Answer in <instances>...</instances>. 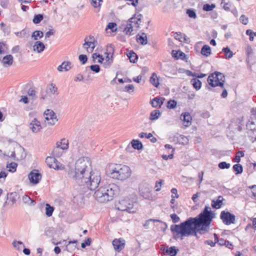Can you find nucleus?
<instances>
[{
  "instance_id": "a211bd4d",
  "label": "nucleus",
  "mask_w": 256,
  "mask_h": 256,
  "mask_svg": "<svg viewBox=\"0 0 256 256\" xmlns=\"http://www.w3.org/2000/svg\"><path fill=\"white\" fill-rule=\"evenodd\" d=\"M136 38L137 42L142 45H146L148 43L147 36L144 32L141 34H138Z\"/></svg>"
},
{
  "instance_id": "4be33fe9",
  "label": "nucleus",
  "mask_w": 256,
  "mask_h": 256,
  "mask_svg": "<svg viewBox=\"0 0 256 256\" xmlns=\"http://www.w3.org/2000/svg\"><path fill=\"white\" fill-rule=\"evenodd\" d=\"M2 62L4 66H10L13 63V56L11 54L7 55L3 58Z\"/></svg>"
},
{
  "instance_id": "5fc2aeb1",
  "label": "nucleus",
  "mask_w": 256,
  "mask_h": 256,
  "mask_svg": "<svg viewBox=\"0 0 256 256\" xmlns=\"http://www.w3.org/2000/svg\"><path fill=\"white\" fill-rule=\"evenodd\" d=\"M254 32H253L252 31V30H250V29H248V30H246V34L248 36H250V41H253L254 40Z\"/></svg>"
},
{
  "instance_id": "603ef678",
  "label": "nucleus",
  "mask_w": 256,
  "mask_h": 256,
  "mask_svg": "<svg viewBox=\"0 0 256 256\" xmlns=\"http://www.w3.org/2000/svg\"><path fill=\"white\" fill-rule=\"evenodd\" d=\"M170 217L172 218V222L174 223H177L180 220V218L176 214H171L170 215Z\"/></svg>"
},
{
  "instance_id": "f03ea898",
  "label": "nucleus",
  "mask_w": 256,
  "mask_h": 256,
  "mask_svg": "<svg viewBox=\"0 0 256 256\" xmlns=\"http://www.w3.org/2000/svg\"><path fill=\"white\" fill-rule=\"evenodd\" d=\"M90 166L88 158H80L76 162L74 170L70 168L68 171V176L78 185L86 186L89 190H94L98 188L101 176L99 171L90 172Z\"/></svg>"
},
{
  "instance_id": "39448f33",
  "label": "nucleus",
  "mask_w": 256,
  "mask_h": 256,
  "mask_svg": "<svg viewBox=\"0 0 256 256\" xmlns=\"http://www.w3.org/2000/svg\"><path fill=\"white\" fill-rule=\"evenodd\" d=\"M207 80L209 85L212 87L220 86L223 88L225 78L222 73L215 72L208 76Z\"/></svg>"
},
{
  "instance_id": "20e7f679",
  "label": "nucleus",
  "mask_w": 256,
  "mask_h": 256,
  "mask_svg": "<svg viewBox=\"0 0 256 256\" xmlns=\"http://www.w3.org/2000/svg\"><path fill=\"white\" fill-rule=\"evenodd\" d=\"M132 174L130 168L126 165L116 164L110 170V177L124 180L128 178Z\"/></svg>"
},
{
  "instance_id": "58836bf2",
  "label": "nucleus",
  "mask_w": 256,
  "mask_h": 256,
  "mask_svg": "<svg viewBox=\"0 0 256 256\" xmlns=\"http://www.w3.org/2000/svg\"><path fill=\"white\" fill-rule=\"evenodd\" d=\"M44 18L43 15L42 14H36L32 20V22L35 24H39Z\"/></svg>"
},
{
  "instance_id": "f3484780",
  "label": "nucleus",
  "mask_w": 256,
  "mask_h": 256,
  "mask_svg": "<svg viewBox=\"0 0 256 256\" xmlns=\"http://www.w3.org/2000/svg\"><path fill=\"white\" fill-rule=\"evenodd\" d=\"M30 128L32 130V132L36 133L38 132L42 128V127L40 122L35 118L30 123Z\"/></svg>"
},
{
  "instance_id": "8fccbe9b",
  "label": "nucleus",
  "mask_w": 256,
  "mask_h": 256,
  "mask_svg": "<svg viewBox=\"0 0 256 256\" xmlns=\"http://www.w3.org/2000/svg\"><path fill=\"white\" fill-rule=\"evenodd\" d=\"M176 106V102L174 100H170L168 102L167 107L168 108H174Z\"/></svg>"
},
{
  "instance_id": "423d86ee",
  "label": "nucleus",
  "mask_w": 256,
  "mask_h": 256,
  "mask_svg": "<svg viewBox=\"0 0 256 256\" xmlns=\"http://www.w3.org/2000/svg\"><path fill=\"white\" fill-rule=\"evenodd\" d=\"M252 114L246 126L249 137L256 140V108L251 110Z\"/></svg>"
},
{
  "instance_id": "4c0bfd02",
  "label": "nucleus",
  "mask_w": 256,
  "mask_h": 256,
  "mask_svg": "<svg viewBox=\"0 0 256 256\" xmlns=\"http://www.w3.org/2000/svg\"><path fill=\"white\" fill-rule=\"evenodd\" d=\"M233 169L236 172V174H240L243 171L242 166L239 164L234 165Z\"/></svg>"
},
{
  "instance_id": "1a4fd4ad",
  "label": "nucleus",
  "mask_w": 256,
  "mask_h": 256,
  "mask_svg": "<svg viewBox=\"0 0 256 256\" xmlns=\"http://www.w3.org/2000/svg\"><path fill=\"white\" fill-rule=\"evenodd\" d=\"M45 122L47 121L48 124L52 126L58 120L56 114L52 110L48 109L44 112Z\"/></svg>"
},
{
  "instance_id": "a19ab883",
  "label": "nucleus",
  "mask_w": 256,
  "mask_h": 256,
  "mask_svg": "<svg viewBox=\"0 0 256 256\" xmlns=\"http://www.w3.org/2000/svg\"><path fill=\"white\" fill-rule=\"evenodd\" d=\"M244 156V152L243 151H238L234 158V162L238 163L240 161V158Z\"/></svg>"
},
{
  "instance_id": "cd10ccee",
  "label": "nucleus",
  "mask_w": 256,
  "mask_h": 256,
  "mask_svg": "<svg viewBox=\"0 0 256 256\" xmlns=\"http://www.w3.org/2000/svg\"><path fill=\"white\" fill-rule=\"evenodd\" d=\"M191 84L196 90H199L202 86V82L198 78H192L190 80Z\"/></svg>"
},
{
  "instance_id": "6ab92c4d",
  "label": "nucleus",
  "mask_w": 256,
  "mask_h": 256,
  "mask_svg": "<svg viewBox=\"0 0 256 256\" xmlns=\"http://www.w3.org/2000/svg\"><path fill=\"white\" fill-rule=\"evenodd\" d=\"M72 63L70 62H64L60 65L58 66L57 70L59 72L68 71L71 68Z\"/></svg>"
},
{
  "instance_id": "774afa93",
  "label": "nucleus",
  "mask_w": 256,
  "mask_h": 256,
  "mask_svg": "<svg viewBox=\"0 0 256 256\" xmlns=\"http://www.w3.org/2000/svg\"><path fill=\"white\" fill-rule=\"evenodd\" d=\"M54 34V32L53 30H50L46 33V38H48L50 36L53 35Z\"/></svg>"
},
{
  "instance_id": "de8ad7c7",
  "label": "nucleus",
  "mask_w": 256,
  "mask_h": 256,
  "mask_svg": "<svg viewBox=\"0 0 256 256\" xmlns=\"http://www.w3.org/2000/svg\"><path fill=\"white\" fill-rule=\"evenodd\" d=\"M48 90L51 94H54L57 92L58 88L56 85L52 83L48 86Z\"/></svg>"
},
{
  "instance_id": "c03bdc74",
  "label": "nucleus",
  "mask_w": 256,
  "mask_h": 256,
  "mask_svg": "<svg viewBox=\"0 0 256 256\" xmlns=\"http://www.w3.org/2000/svg\"><path fill=\"white\" fill-rule=\"evenodd\" d=\"M218 166L220 169H228L230 168V164L228 163H226L225 162H222L218 164Z\"/></svg>"
},
{
  "instance_id": "9d476101",
  "label": "nucleus",
  "mask_w": 256,
  "mask_h": 256,
  "mask_svg": "<svg viewBox=\"0 0 256 256\" xmlns=\"http://www.w3.org/2000/svg\"><path fill=\"white\" fill-rule=\"evenodd\" d=\"M96 42L94 36H90L88 38L86 37L85 38L83 46L87 50L88 52H92L96 46Z\"/></svg>"
},
{
  "instance_id": "bf43d9fd",
  "label": "nucleus",
  "mask_w": 256,
  "mask_h": 256,
  "mask_svg": "<svg viewBox=\"0 0 256 256\" xmlns=\"http://www.w3.org/2000/svg\"><path fill=\"white\" fill-rule=\"evenodd\" d=\"M12 244H13L14 247L18 250H20V248L19 246V245L23 244V243L21 241H14Z\"/></svg>"
},
{
  "instance_id": "3c124183",
  "label": "nucleus",
  "mask_w": 256,
  "mask_h": 256,
  "mask_svg": "<svg viewBox=\"0 0 256 256\" xmlns=\"http://www.w3.org/2000/svg\"><path fill=\"white\" fill-rule=\"evenodd\" d=\"M138 136L140 138H150L152 137V135L151 133L146 134L144 132H142L139 134Z\"/></svg>"
},
{
  "instance_id": "dca6fc26",
  "label": "nucleus",
  "mask_w": 256,
  "mask_h": 256,
  "mask_svg": "<svg viewBox=\"0 0 256 256\" xmlns=\"http://www.w3.org/2000/svg\"><path fill=\"white\" fill-rule=\"evenodd\" d=\"M46 162L50 168L57 170L60 169V166H58L57 161L54 157H47L46 159Z\"/></svg>"
},
{
  "instance_id": "5701e85b",
  "label": "nucleus",
  "mask_w": 256,
  "mask_h": 256,
  "mask_svg": "<svg viewBox=\"0 0 256 256\" xmlns=\"http://www.w3.org/2000/svg\"><path fill=\"white\" fill-rule=\"evenodd\" d=\"M224 198L222 196H219L216 200H213L212 202V206L213 208H220L222 205V202Z\"/></svg>"
},
{
  "instance_id": "0eeeda50",
  "label": "nucleus",
  "mask_w": 256,
  "mask_h": 256,
  "mask_svg": "<svg viewBox=\"0 0 256 256\" xmlns=\"http://www.w3.org/2000/svg\"><path fill=\"white\" fill-rule=\"evenodd\" d=\"M134 202L128 198H124L120 200L116 204L117 208L121 211H126L129 213H134L136 212L134 209Z\"/></svg>"
},
{
  "instance_id": "f704fd0d",
  "label": "nucleus",
  "mask_w": 256,
  "mask_h": 256,
  "mask_svg": "<svg viewBox=\"0 0 256 256\" xmlns=\"http://www.w3.org/2000/svg\"><path fill=\"white\" fill-rule=\"evenodd\" d=\"M183 120L186 124L185 126H188L191 124L192 117L188 113H185L183 116Z\"/></svg>"
},
{
  "instance_id": "6e6d98bb",
  "label": "nucleus",
  "mask_w": 256,
  "mask_h": 256,
  "mask_svg": "<svg viewBox=\"0 0 256 256\" xmlns=\"http://www.w3.org/2000/svg\"><path fill=\"white\" fill-rule=\"evenodd\" d=\"M100 2H102V0H92L91 4L94 8H98L100 6Z\"/></svg>"
},
{
  "instance_id": "9b49d317",
  "label": "nucleus",
  "mask_w": 256,
  "mask_h": 256,
  "mask_svg": "<svg viewBox=\"0 0 256 256\" xmlns=\"http://www.w3.org/2000/svg\"><path fill=\"white\" fill-rule=\"evenodd\" d=\"M56 146L54 148L53 151L54 156L56 157H60V154H57V151L60 149L62 150H66L68 148V140L63 138L60 142H58L56 144Z\"/></svg>"
},
{
  "instance_id": "a878e982",
  "label": "nucleus",
  "mask_w": 256,
  "mask_h": 256,
  "mask_svg": "<svg viewBox=\"0 0 256 256\" xmlns=\"http://www.w3.org/2000/svg\"><path fill=\"white\" fill-rule=\"evenodd\" d=\"M18 198V194L16 192H10L7 194V199L12 202V204H14Z\"/></svg>"
},
{
  "instance_id": "338daca9",
  "label": "nucleus",
  "mask_w": 256,
  "mask_h": 256,
  "mask_svg": "<svg viewBox=\"0 0 256 256\" xmlns=\"http://www.w3.org/2000/svg\"><path fill=\"white\" fill-rule=\"evenodd\" d=\"M204 244L208 245H210L211 246H214L216 245V242H214L210 240H206L204 241Z\"/></svg>"
},
{
  "instance_id": "0e129e2a",
  "label": "nucleus",
  "mask_w": 256,
  "mask_h": 256,
  "mask_svg": "<svg viewBox=\"0 0 256 256\" xmlns=\"http://www.w3.org/2000/svg\"><path fill=\"white\" fill-rule=\"evenodd\" d=\"M134 89V86L132 84H128L125 86L126 91L127 92H130V90L133 91Z\"/></svg>"
},
{
  "instance_id": "4d7b16f0",
  "label": "nucleus",
  "mask_w": 256,
  "mask_h": 256,
  "mask_svg": "<svg viewBox=\"0 0 256 256\" xmlns=\"http://www.w3.org/2000/svg\"><path fill=\"white\" fill-rule=\"evenodd\" d=\"M79 60L82 64H84L87 62V56L84 54H80L79 56Z\"/></svg>"
},
{
  "instance_id": "7ed1b4c3",
  "label": "nucleus",
  "mask_w": 256,
  "mask_h": 256,
  "mask_svg": "<svg viewBox=\"0 0 256 256\" xmlns=\"http://www.w3.org/2000/svg\"><path fill=\"white\" fill-rule=\"evenodd\" d=\"M119 188L114 184H110L100 186L96 190L94 196L96 200L103 203L112 200L113 198L118 194Z\"/></svg>"
},
{
  "instance_id": "f257e3e1",
  "label": "nucleus",
  "mask_w": 256,
  "mask_h": 256,
  "mask_svg": "<svg viewBox=\"0 0 256 256\" xmlns=\"http://www.w3.org/2000/svg\"><path fill=\"white\" fill-rule=\"evenodd\" d=\"M215 214L210 208L206 206L204 210L195 218L190 217L180 224L171 226L170 230L176 239L180 238L182 240L184 237L190 236H196L198 232L208 231V226Z\"/></svg>"
},
{
  "instance_id": "e2e57ef3",
  "label": "nucleus",
  "mask_w": 256,
  "mask_h": 256,
  "mask_svg": "<svg viewBox=\"0 0 256 256\" xmlns=\"http://www.w3.org/2000/svg\"><path fill=\"white\" fill-rule=\"evenodd\" d=\"M116 26V24L114 22H110L106 26V29H110L112 31H114V28Z\"/></svg>"
},
{
  "instance_id": "473e14b6",
  "label": "nucleus",
  "mask_w": 256,
  "mask_h": 256,
  "mask_svg": "<svg viewBox=\"0 0 256 256\" xmlns=\"http://www.w3.org/2000/svg\"><path fill=\"white\" fill-rule=\"evenodd\" d=\"M44 33L40 30H36L32 34V37L34 40H37L38 38H42Z\"/></svg>"
},
{
  "instance_id": "aec40b11",
  "label": "nucleus",
  "mask_w": 256,
  "mask_h": 256,
  "mask_svg": "<svg viewBox=\"0 0 256 256\" xmlns=\"http://www.w3.org/2000/svg\"><path fill=\"white\" fill-rule=\"evenodd\" d=\"M34 50L40 53L43 52L45 48L44 44L40 41H36L34 46Z\"/></svg>"
},
{
  "instance_id": "c85d7f7f",
  "label": "nucleus",
  "mask_w": 256,
  "mask_h": 256,
  "mask_svg": "<svg viewBox=\"0 0 256 256\" xmlns=\"http://www.w3.org/2000/svg\"><path fill=\"white\" fill-rule=\"evenodd\" d=\"M222 52L224 54L226 58H230L233 56L234 54L228 47L224 48Z\"/></svg>"
},
{
  "instance_id": "680f3d73",
  "label": "nucleus",
  "mask_w": 256,
  "mask_h": 256,
  "mask_svg": "<svg viewBox=\"0 0 256 256\" xmlns=\"http://www.w3.org/2000/svg\"><path fill=\"white\" fill-rule=\"evenodd\" d=\"M188 72L190 74L188 75L192 76H196V77H197L198 78H202L206 76V74H201L200 75L198 74H196V73H194L193 74V73H192L190 71H188Z\"/></svg>"
},
{
  "instance_id": "c756f323",
  "label": "nucleus",
  "mask_w": 256,
  "mask_h": 256,
  "mask_svg": "<svg viewBox=\"0 0 256 256\" xmlns=\"http://www.w3.org/2000/svg\"><path fill=\"white\" fill-rule=\"evenodd\" d=\"M131 143L132 146L136 150H140L142 148V144L138 140H133Z\"/></svg>"
},
{
  "instance_id": "37998d69",
  "label": "nucleus",
  "mask_w": 256,
  "mask_h": 256,
  "mask_svg": "<svg viewBox=\"0 0 256 256\" xmlns=\"http://www.w3.org/2000/svg\"><path fill=\"white\" fill-rule=\"evenodd\" d=\"M133 26L132 24H128L126 28H124V32L126 34L130 35L131 32L133 31Z\"/></svg>"
},
{
  "instance_id": "ddd939ff",
  "label": "nucleus",
  "mask_w": 256,
  "mask_h": 256,
  "mask_svg": "<svg viewBox=\"0 0 256 256\" xmlns=\"http://www.w3.org/2000/svg\"><path fill=\"white\" fill-rule=\"evenodd\" d=\"M28 178L30 182L37 184L42 178V175L36 170L32 171L28 174Z\"/></svg>"
},
{
  "instance_id": "e433bc0d",
  "label": "nucleus",
  "mask_w": 256,
  "mask_h": 256,
  "mask_svg": "<svg viewBox=\"0 0 256 256\" xmlns=\"http://www.w3.org/2000/svg\"><path fill=\"white\" fill-rule=\"evenodd\" d=\"M46 214L48 216H52L54 208L52 206H51L48 204H46Z\"/></svg>"
},
{
  "instance_id": "13d9d810",
  "label": "nucleus",
  "mask_w": 256,
  "mask_h": 256,
  "mask_svg": "<svg viewBox=\"0 0 256 256\" xmlns=\"http://www.w3.org/2000/svg\"><path fill=\"white\" fill-rule=\"evenodd\" d=\"M92 240L90 238H88L86 240L82 243L81 246L82 248H85L86 246H90V244Z\"/></svg>"
},
{
  "instance_id": "a18cd8bd",
  "label": "nucleus",
  "mask_w": 256,
  "mask_h": 256,
  "mask_svg": "<svg viewBox=\"0 0 256 256\" xmlns=\"http://www.w3.org/2000/svg\"><path fill=\"white\" fill-rule=\"evenodd\" d=\"M151 222H161V220H156V219H149L148 220H147L145 223L144 224L143 226L144 227L146 228V229H148L149 228V225H150V224Z\"/></svg>"
},
{
  "instance_id": "09e8293b",
  "label": "nucleus",
  "mask_w": 256,
  "mask_h": 256,
  "mask_svg": "<svg viewBox=\"0 0 256 256\" xmlns=\"http://www.w3.org/2000/svg\"><path fill=\"white\" fill-rule=\"evenodd\" d=\"M240 22L244 25H246L248 22V18L244 14H242L240 18Z\"/></svg>"
},
{
  "instance_id": "79ce46f5",
  "label": "nucleus",
  "mask_w": 256,
  "mask_h": 256,
  "mask_svg": "<svg viewBox=\"0 0 256 256\" xmlns=\"http://www.w3.org/2000/svg\"><path fill=\"white\" fill-rule=\"evenodd\" d=\"M188 16L192 18H196V14L195 11L192 9H188L186 12Z\"/></svg>"
},
{
  "instance_id": "052dcab7",
  "label": "nucleus",
  "mask_w": 256,
  "mask_h": 256,
  "mask_svg": "<svg viewBox=\"0 0 256 256\" xmlns=\"http://www.w3.org/2000/svg\"><path fill=\"white\" fill-rule=\"evenodd\" d=\"M8 4H9V0H2L0 1V5L4 8H7Z\"/></svg>"
},
{
  "instance_id": "49530a36",
  "label": "nucleus",
  "mask_w": 256,
  "mask_h": 256,
  "mask_svg": "<svg viewBox=\"0 0 256 256\" xmlns=\"http://www.w3.org/2000/svg\"><path fill=\"white\" fill-rule=\"evenodd\" d=\"M17 166L18 164L16 162H11L7 165L6 167L10 168L9 170L10 172H14L16 170Z\"/></svg>"
},
{
  "instance_id": "6e6552de",
  "label": "nucleus",
  "mask_w": 256,
  "mask_h": 256,
  "mask_svg": "<svg viewBox=\"0 0 256 256\" xmlns=\"http://www.w3.org/2000/svg\"><path fill=\"white\" fill-rule=\"evenodd\" d=\"M220 218L223 223L226 225H230L235 223V216L228 212L222 211L220 214Z\"/></svg>"
},
{
  "instance_id": "412c9836",
  "label": "nucleus",
  "mask_w": 256,
  "mask_h": 256,
  "mask_svg": "<svg viewBox=\"0 0 256 256\" xmlns=\"http://www.w3.org/2000/svg\"><path fill=\"white\" fill-rule=\"evenodd\" d=\"M164 98H155L150 100V104L154 108L160 106L162 104Z\"/></svg>"
},
{
  "instance_id": "7c9ffc66",
  "label": "nucleus",
  "mask_w": 256,
  "mask_h": 256,
  "mask_svg": "<svg viewBox=\"0 0 256 256\" xmlns=\"http://www.w3.org/2000/svg\"><path fill=\"white\" fill-rule=\"evenodd\" d=\"M128 56V57L130 60L131 62L136 63L137 62L138 56L135 52L132 51H130L127 54Z\"/></svg>"
},
{
  "instance_id": "69168bd1",
  "label": "nucleus",
  "mask_w": 256,
  "mask_h": 256,
  "mask_svg": "<svg viewBox=\"0 0 256 256\" xmlns=\"http://www.w3.org/2000/svg\"><path fill=\"white\" fill-rule=\"evenodd\" d=\"M84 79L83 76L80 74H78L74 78V80L75 82L77 81H82Z\"/></svg>"
},
{
  "instance_id": "72a5a7b5",
  "label": "nucleus",
  "mask_w": 256,
  "mask_h": 256,
  "mask_svg": "<svg viewBox=\"0 0 256 256\" xmlns=\"http://www.w3.org/2000/svg\"><path fill=\"white\" fill-rule=\"evenodd\" d=\"M106 62H104V66L106 68H108L111 65V64H112V62H113L112 56V55L111 58H110L109 56L110 52V53L106 52Z\"/></svg>"
},
{
  "instance_id": "b1692460",
  "label": "nucleus",
  "mask_w": 256,
  "mask_h": 256,
  "mask_svg": "<svg viewBox=\"0 0 256 256\" xmlns=\"http://www.w3.org/2000/svg\"><path fill=\"white\" fill-rule=\"evenodd\" d=\"M178 251L175 246H170L168 248L164 249V252L168 254L170 256H176Z\"/></svg>"
},
{
  "instance_id": "bb28decb",
  "label": "nucleus",
  "mask_w": 256,
  "mask_h": 256,
  "mask_svg": "<svg viewBox=\"0 0 256 256\" xmlns=\"http://www.w3.org/2000/svg\"><path fill=\"white\" fill-rule=\"evenodd\" d=\"M201 54L206 56H208L211 54V48L208 45H204L201 50Z\"/></svg>"
},
{
  "instance_id": "2f4dec72",
  "label": "nucleus",
  "mask_w": 256,
  "mask_h": 256,
  "mask_svg": "<svg viewBox=\"0 0 256 256\" xmlns=\"http://www.w3.org/2000/svg\"><path fill=\"white\" fill-rule=\"evenodd\" d=\"M160 113L159 110H154L150 112V119L152 120H157L160 116Z\"/></svg>"
},
{
  "instance_id": "4468645a",
  "label": "nucleus",
  "mask_w": 256,
  "mask_h": 256,
  "mask_svg": "<svg viewBox=\"0 0 256 256\" xmlns=\"http://www.w3.org/2000/svg\"><path fill=\"white\" fill-rule=\"evenodd\" d=\"M143 17L142 15L140 14H136L133 17L129 20V24H132L133 26L136 28L140 27V25L142 22V18Z\"/></svg>"
},
{
  "instance_id": "f8f14e48",
  "label": "nucleus",
  "mask_w": 256,
  "mask_h": 256,
  "mask_svg": "<svg viewBox=\"0 0 256 256\" xmlns=\"http://www.w3.org/2000/svg\"><path fill=\"white\" fill-rule=\"evenodd\" d=\"M140 195L144 198L148 199L150 196V188L146 183L141 184L138 188Z\"/></svg>"
},
{
  "instance_id": "c9c22d12",
  "label": "nucleus",
  "mask_w": 256,
  "mask_h": 256,
  "mask_svg": "<svg viewBox=\"0 0 256 256\" xmlns=\"http://www.w3.org/2000/svg\"><path fill=\"white\" fill-rule=\"evenodd\" d=\"M151 84L155 87L158 88L159 85L158 80L157 78L156 75L154 73L150 78Z\"/></svg>"
},
{
  "instance_id": "864d4df0",
  "label": "nucleus",
  "mask_w": 256,
  "mask_h": 256,
  "mask_svg": "<svg viewBox=\"0 0 256 256\" xmlns=\"http://www.w3.org/2000/svg\"><path fill=\"white\" fill-rule=\"evenodd\" d=\"M90 68L92 71L96 73H98L100 71V67L98 64L91 65L90 66Z\"/></svg>"
},
{
  "instance_id": "ea45409f",
  "label": "nucleus",
  "mask_w": 256,
  "mask_h": 256,
  "mask_svg": "<svg viewBox=\"0 0 256 256\" xmlns=\"http://www.w3.org/2000/svg\"><path fill=\"white\" fill-rule=\"evenodd\" d=\"M215 8L216 5L214 4H206L203 6L202 9L204 11L209 12L212 11Z\"/></svg>"
},
{
  "instance_id": "393cba45",
  "label": "nucleus",
  "mask_w": 256,
  "mask_h": 256,
  "mask_svg": "<svg viewBox=\"0 0 256 256\" xmlns=\"http://www.w3.org/2000/svg\"><path fill=\"white\" fill-rule=\"evenodd\" d=\"M172 56L176 59L180 58L181 60H184L186 58V54L184 52L180 50H172Z\"/></svg>"
},
{
  "instance_id": "2eb2a0df",
  "label": "nucleus",
  "mask_w": 256,
  "mask_h": 256,
  "mask_svg": "<svg viewBox=\"0 0 256 256\" xmlns=\"http://www.w3.org/2000/svg\"><path fill=\"white\" fill-rule=\"evenodd\" d=\"M112 245L114 250L120 252L124 247L125 240L123 239H114L112 241Z\"/></svg>"
}]
</instances>
